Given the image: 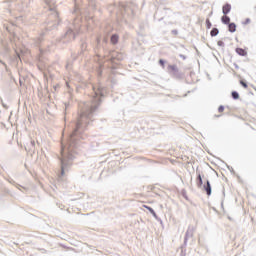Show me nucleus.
Instances as JSON below:
<instances>
[{"mask_svg": "<svg viewBox=\"0 0 256 256\" xmlns=\"http://www.w3.org/2000/svg\"><path fill=\"white\" fill-rule=\"evenodd\" d=\"M119 42V36L118 35H112L111 37V43H113V45H116V43Z\"/></svg>", "mask_w": 256, "mask_h": 256, "instance_id": "8", "label": "nucleus"}, {"mask_svg": "<svg viewBox=\"0 0 256 256\" xmlns=\"http://www.w3.org/2000/svg\"><path fill=\"white\" fill-rule=\"evenodd\" d=\"M228 29L230 33H235V31H237V25H235V23H230L228 24Z\"/></svg>", "mask_w": 256, "mask_h": 256, "instance_id": "5", "label": "nucleus"}, {"mask_svg": "<svg viewBox=\"0 0 256 256\" xmlns=\"http://www.w3.org/2000/svg\"><path fill=\"white\" fill-rule=\"evenodd\" d=\"M206 27H207V29H211V27H212L211 20L206 19Z\"/></svg>", "mask_w": 256, "mask_h": 256, "instance_id": "11", "label": "nucleus"}, {"mask_svg": "<svg viewBox=\"0 0 256 256\" xmlns=\"http://www.w3.org/2000/svg\"><path fill=\"white\" fill-rule=\"evenodd\" d=\"M168 71L169 73H172V75H175L178 73L179 69L177 68V65H169Z\"/></svg>", "mask_w": 256, "mask_h": 256, "instance_id": "1", "label": "nucleus"}, {"mask_svg": "<svg viewBox=\"0 0 256 256\" xmlns=\"http://www.w3.org/2000/svg\"><path fill=\"white\" fill-rule=\"evenodd\" d=\"M198 181H199V185H203V178H201V174L198 175Z\"/></svg>", "mask_w": 256, "mask_h": 256, "instance_id": "14", "label": "nucleus"}, {"mask_svg": "<svg viewBox=\"0 0 256 256\" xmlns=\"http://www.w3.org/2000/svg\"><path fill=\"white\" fill-rule=\"evenodd\" d=\"M251 19L250 18H245L244 21L242 22V25H250Z\"/></svg>", "mask_w": 256, "mask_h": 256, "instance_id": "10", "label": "nucleus"}, {"mask_svg": "<svg viewBox=\"0 0 256 256\" xmlns=\"http://www.w3.org/2000/svg\"><path fill=\"white\" fill-rule=\"evenodd\" d=\"M159 63H160V65H161V67L165 68V61L159 60Z\"/></svg>", "mask_w": 256, "mask_h": 256, "instance_id": "16", "label": "nucleus"}, {"mask_svg": "<svg viewBox=\"0 0 256 256\" xmlns=\"http://www.w3.org/2000/svg\"><path fill=\"white\" fill-rule=\"evenodd\" d=\"M232 97H233V99H239V93L233 91L232 92Z\"/></svg>", "mask_w": 256, "mask_h": 256, "instance_id": "12", "label": "nucleus"}, {"mask_svg": "<svg viewBox=\"0 0 256 256\" xmlns=\"http://www.w3.org/2000/svg\"><path fill=\"white\" fill-rule=\"evenodd\" d=\"M236 53L241 57H247V52L243 48H236Z\"/></svg>", "mask_w": 256, "mask_h": 256, "instance_id": "3", "label": "nucleus"}, {"mask_svg": "<svg viewBox=\"0 0 256 256\" xmlns=\"http://www.w3.org/2000/svg\"><path fill=\"white\" fill-rule=\"evenodd\" d=\"M144 209H148L149 212L151 213V215H153V217H157V213H155V210H153V208L147 206V205H143Z\"/></svg>", "mask_w": 256, "mask_h": 256, "instance_id": "7", "label": "nucleus"}, {"mask_svg": "<svg viewBox=\"0 0 256 256\" xmlns=\"http://www.w3.org/2000/svg\"><path fill=\"white\" fill-rule=\"evenodd\" d=\"M221 21L225 25H229V23L231 22V18H229V16H227V14H224V16H222V18H221Z\"/></svg>", "mask_w": 256, "mask_h": 256, "instance_id": "4", "label": "nucleus"}, {"mask_svg": "<svg viewBox=\"0 0 256 256\" xmlns=\"http://www.w3.org/2000/svg\"><path fill=\"white\" fill-rule=\"evenodd\" d=\"M211 37H217L219 35V30L217 28H213L210 32Z\"/></svg>", "mask_w": 256, "mask_h": 256, "instance_id": "9", "label": "nucleus"}, {"mask_svg": "<svg viewBox=\"0 0 256 256\" xmlns=\"http://www.w3.org/2000/svg\"><path fill=\"white\" fill-rule=\"evenodd\" d=\"M222 12L224 15H227L228 13L231 12V6L230 4H225L223 7H222Z\"/></svg>", "mask_w": 256, "mask_h": 256, "instance_id": "2", "label": "nucleus"}, {"mask_svg": "<svg viewBox=\"0 0 256 256\" xmlns=\"http://www.w3.org/2000/svg\"><path fill=\"white\" fill-rule=\"evenodd\" d=\"M204 189H205L207 195H211V183H209V181L206 182Z\"/></svg>", "mask_w": 256, "mask_h": 256, "instance_id": "6", "label": "nucleus"}, {"mask_svg": "<svg viewBox=\"0 0 256 256\" xmlns=\"http://www.w3.org/2000/svg\"><path fill=\"white\" fill-rule=\"evenodd\" d=\"M240 85H242V87H244V89H247V87H249L247 85V83L245 81H243V80L240 81Z\"/></svg>", "mask_w": 256, "mask_h": 256, "instance_id": "13", "label": "nucleus"}, {"mask_svg": "<svg viewBox=\"0 0 256 256\" xmlns=\"http://www.w3.org/2000/svg\"><path fill=\"white\" fill-rule=\"evenodd\" d=\"M218 111L219 113H223V111H225V107L219 106Z\"/></svg>", "mask_w": 256, "mask_h": 256, "instance_id": "15", "label": "nucleus"}]
</instances>
